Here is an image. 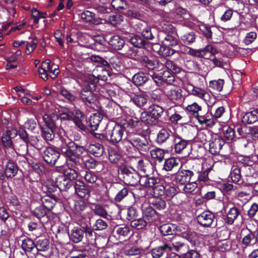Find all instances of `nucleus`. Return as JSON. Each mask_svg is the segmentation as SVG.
Returning <instances> with one entry per match:
<instances>
[{
    "instance_id": "obj_42",
    "label": "nucleus",
    "mask_w": 258,
    "mask_h": 258,
    "mask_svg": "<svg viewBox=\"0 0 258 258\" xmlns=\"http://www.w3.org/2000/svg\"><path fill=\"white\" fill-rule=\"evenodd\" d=\"M148 80V76L142 73L136 74L132 78L133 83L136 86H142Z\"/></svg>"
},
{
    "instance_id": "obj_14",
    "label": "nucleus",
    "mask_w": 258,
    "mask_h": 258,
    "mask_svg": "<svg viewBox=\"0 0 258 258\" xmlns=\"http://www.w3.org/2000/svg\"><path fill=\"white\" fill-rule=\"evenodd\" d=\"M124 124L123 125L120 124H115L113 129L109 132L107 136L109 137L110 141L113 143H117L121 141L122 136L125 130Z\"/></svg>"
},
{
    "instance_id": "obj_23",
    "label": "nucleus",
    "mask_w": 258,
    "mask_h": 258,
    "mask_svg": "<svg viewBox=\"0 0 258 258\" xmlns=\"http://www.w3.org/2000/svg\"><path fill=\"white\" fill-rule=\"evenodd\" d=\"M17 165L12 161L9 160L6 163L5 167V174L7 178H13L16 176L18 172Z\"/></svg>"
},
{
    "instance_id": "obj_43",
    "label": "nucleus",
    "mask_w": 258,
    "mask_h": 258,
    "mask_svg": "<svg viewBox=\"0 0 258 258\" xmlns=\"http://www.w3.org/2000/svg\"><path fill=\"white\" fill-rule=\"evenodd\" d=\"M140 120L148 125H156L158 123L148 111H145L141 113Z\"/></svg>"
},
{
    "instance_id": "obj_56",
    "label": "nucleus",
    "mask_w": 258,
    "mask_h": 258,
    "mask_svg": "<svg viewBox=\"0 0 258 258\" xmlns=\"http://www.w3.org/2000/svg\"><path fill=\"white\" fill-rule=\"evenodd\" d=\"M21 247L24 250L30 252L35 247V244L32 239L26 238L22 241Z\"/></svg>"
},
{
    "instance_id": "obj_58",
    "label": "nucleus",
    "mask_w": 258,
    "mask_h": 258,
    "mask_svg": "<svg viewBox=\"0 0 258 258\" xmlns=\"http://www.w3.org/2000/svg\"><path fill=\"white\" fill-rule=\"evenodd\" d=\"M120 154L113 149L108 150V159L112 163H117L120 159Z\"/></svg>"
},
{
    "instance_id": "obj_44",
    "label": "nucleus",
    "mask_w": 258,
    "mask_h": 258,
    "mask_svg": "<svg viewBox=\"0 0 258 258\" xmlns=\"http://www.w3.org/2000/svg\"><path fill=\"white\" fill-rule=\"evenodd\" d=\"M56 119V115L52 113L50 116L47 114H45L43 116V120L45 125L42 127H49L50 128H55V124L54 120Z\"/></svg>"
},
{
    "instance_id": "obj_13",
    "label": "nucleus",
    "mask_w": 258,
    "mask_h": 258,
    "mask_svg": "<svg viewBox=\"0 0 258 258\" xmlns=\"http://www.w3.org/2000/svg\"><path fill=\"white\" fill-rule=\"evenodd\" d=\"M42 157L47 163L53 165L59 158L60 153L53 148L47 147L43 152Z\"/></svg>"
},
{
    "instance_id": "obj_53",
    "label": "nucleus",
    "mask_w": 258,
    "mask_h": 258,
    "mask_svg": "<svg viewBox=\"0 0 258 258\" xmlns=\"http://www.w3.org/2000/svg\"><path fill=\"white\" fill-rule=\"evenodd\" d=\"M60 92L62 96L67 99L70 103L73 104H74L77 100L76 96L63 87L60 88Z\"/></svg>"
},
{
    "instance_id": "obj_38",
    "label": "nucleus",
    "mask_w": 258,
    "mask_h": 258,
    "mask_svg": "<svg viewBox=\"0 0 258 258\" xmlns=\"http://www.w3.org/2000/svg\"><path fill=\"white\" fill-rule=\"evenodd\" d=\"M163 111L164 109L162 107L156 104H153L150 106V110L148 112L158 122L159 119L161 116Z\"/></svg>"
},
{
    "instance_id": "obj_54",
    "label": "nucleus",
    "mask_w": 258,
    "mask_h": 258,
    "mask_svg": "<svg viewBox=\"0 0 258 258\" xmlns=\"http://www.w3.org/2000/svg\"><path fill=\"white\" fill-rule=\"evenodd\" d=\"M42 128V136L43 139L48 141H52L54 137V131L55 128H50L49 127Z\"/></svg>"
},
{
    "instance_id": "obj_12",
    "label": "nucleus",
    "mask_w": 258,
    "mask_h": 258,
    "mask_svg": "<svg viewBox=\"0 0 258 258\" xmlns=\"http://www.w3.org/2000/svg\"><path fill=\"white\" fill-rule=\"evenodd\" d=\"M195 175V173L189 170H182L179 171L175 175V180L177 184L178 190L181 188V187L187 182H189L191 178Z\"/></svg>"
},
{
    "instance_id": "obj_41",
    "label": "nucleus",
    "mask_w": 258,
    "mask_h": 258,
    "mask_svg": "<svg viewBox=\"0 0 258 258\" xmlns=\"http://www.w3.org/2000/svg\"><path fill=\"white\" fill-rule=\"evenodd\" d=\"M176 226L171 224H165L161 225L159 230L163 235H173L175 233Z\"/></svg>"
},
{
    "instance_id": "obj_64",
    "label": "nucleus",
    "mask_w": 258,
    "mask_h": 258,
    "mask_svg": "<svg viewBox=\"0 0 258 258\" xmlns=\"http://www.w3.org/2000/svg\"><path fill=\"white\" fill-rule=\"evenodd\" d=\"M224 83V80L222 79H219L217 81H212L210 82L209 86L215 91L220 92L222 90Z\"/></svg>"
},
{
    "instance_id": "obj_45",
    "label": "nucleus",
    "mask_w": 258,
    "mask_h": 258,
    "mask_svg": "<svg viewBox=\"0 0 258 258\" xmlns=\"http://www.w3.org/2000/svg\"><path fill=\"white\" fill-rule=\"evenodd\" d=\"M191 95L203 99L205 101H207L210 97L209 94L205 89L196 86L195 88Z\"/></svg>"
},
{
    "instance_id": "obj_61",
    "label": "nucleus",
    "mask_w": 258,
    "mask_h": 258,
    "mask_svg": "<svg viewBox=\"0 0 258 258\" xmlns=\"http://www.w3.org/2000/svg\"><path fill=\"white\" fill-rule=\"evenodd\" d=\"M160 47L158 51L160 55L163 56H168L173 55L175 53V50L170 48V46H160L159 44H156Z\"/></svg>"
},
{
    "instance_id": "obj_3",
    "label": "nucleus",
    "mask_w": 258,
    "mask_h": 258,
    "mask_svg": "<svg viewBox=\"0 0 258 258\" xmlns=\"http://www.w3.org/2000/svg\"><path fill=\"white\" fill-rule=\"evenodd\" d=\"M96 86L86 80L83 82L82 89L79 92L80 100L86 106H91L94 105L96 100L97 96L94 91L96 90Z\"/></svg>"
},
{
    "instance_id": "obj_10",
    "label": "nucleus",
    "mask_w": 258,
    "mask_h": 258,
    "mask_svg": "<svg viewBox=\"0 0 258 258\" xmlns=\"http://www.w3.org/2000/svg\"><path fill=\"white\" fill-rule=\"evenodd\" d=\"M215 215L209 211H204L199 215L197 218L198 222L204 227H215L216 223H214Z\"/></svg>"
},
{
    "instance_id": "obj_63",
    "label": "nucleus",
    "mask_w": 258,
    "mask_h": 258,
    "mask_svg": "<svg viewBox=\"0 0 258 258\" xmlns=\"http://www.w3.org/2000/svg\"><path fill=\"white\" fill-rule=\"evenodd\" d=\"M150 204L159 210H164L166 206L165 201L161 199H153Z\"/></svg>"
},
{
    "instance_id": "obj_25",
    "label": "nucleus",
    "mask_w": 258,
    "mask_h": 258,
    "mask_svg": "<svg viewBox=\"0 0 258 258\" xmlns=\"http://www.w3.org/2000/svg\"><path fill=\"white\" fill-rule=\"evenodd\" d=\"M258 120V109L246 112L242 116L241 121L245 124H251Z\"/></svg>"
},
{
    "instance_id": "obj_34",
    "label": "nucleus",
    "mask_w": 258,
    "mask_h": 258,
    "mask_svg": "<svg viewBox=\"0 0 258 258\" xmlns=\"http://www.w3.org/2000/svg\"><path fill=\"white\" fill-rule=\"evenodd\" d=\"M197 190H199V189L198 188V184L196 181H189L184 184V185H182L181 188L179 189L181 192L192 194L196 193Z\"/></svg>"
},
{
    "instance_id": "obj_26",
    "label": "nucleus",
    "mask_w": 258,
    "mask_h": 258,
    "mask_svg": "<svg viewBox=\"0 0 258 258\" xmlns=\"http://www.w3.org/2000/svg\"><path fill=\"white\" fill-rule=\"evenodd\" d=\"M179 38L181 41L186 45H190L196 41V36L194 32H179Z\"/></svg>"
},
{
    "instance_id": "obj_32",
    "label": "nucleus",
    "mask_w": 258,
    "mask_h": 258,
    "mask_svg": "<svg viewBox=\"0 0 258 258\" xmlns=\"http://www.w3.org/2000/svg\"><path fill=\"white\" fill-rule=\"evenodd\" d=\"M88 150L91 154L97 157H101L104 153L103 146L99 143L90 145Z\"/></svg>"
},
{
    "instance_id": "obj_30",
    "label": "nucleus",
    "mask_w": 258,
    "mask_h": 258,
    "mask_svg": "<svg viewBox=\"0 0 258 258\" xmlns=\"http://www.w3.org/2000/svg\"><path fill=\"white\" fill-rule=\"evenodd\" d=\"M81 17L86 22L95 25H98L100 23V21L96 19L95 15L89 11H86L82 13Z\"/></svg>"
},
{
    "instance_id": "obj_6",
    "label": "nucleus",
    "mask_w": 258,
    "mask_h": 258,
    "mask_svg": "<svg viewBox=\"0 0 258 258\" xmlns=\"http://www.w3.org/2000/svg\"><path fill=\"white\" fill-rule=\"evenodd\" d=\"M125 142L130 143L143 155L146 154L150 149L151 146L149 142L142 136L131 135L128 136Z\"/></svg>"
},
{
    "instance_id": "obj_11",
    "label": "nucleus",
    "mask_w": 258,
    "mask_h": 258,
    "mask_svg": "<svg viewBox=\"0 0 258 258\" xmlns=\"http://www.w3.org/2000/svg\"><path fill=\"white\" fill-rule=\"evenodd\" d=\"M208 142L209 152L213 155L218 154L225 144L224 140L217 135L212 136Z\"/></svg>"
},
{
    "instance_id": "obj_47",
    "label": "nucleus",
    "mask_w": 258,
    "mask_h": 258,
    "mask_svg": "<svg viewBox=\"0 0 258 258\" xmlns=\"http://www.w3.org/2000/svg\"><path fill=\"white\" fill-rule=\"evenodd\" d=\"M240 213L236 207L231 208L227 214V220L226 222L228 224H232L236 218L238 216Z\"/></svg>"
},
{
    "instance_id": "obj_49",
    "label": "nucleus",
    "mask_w": 258,
    "mask_h": 258,
    "mask_svg": "<svg viewBox=\"0 0 258 258\" xmlns=\"http://www.w3.org/2000/svg\"><path fill=\"white\" fill-rule=\"evenodd\" d=\"M230 177L234 183L238 182L241 179L240 169L237 165H233L231 168Z\"/></svg>"
},
{
    "instance_id": "obj_15",
    "label": "nucleus",
    "mask_w": 258,
    "mask_h": 258,
    "mask_svg": "<svg viewBox=\"0 0 258 258\" xmlns=\"http://www.w3.org/2000/svg\"><path fill=\"white\" fill-rule=\"evenodd\" d=\"M172 136L175 152L176 153L180 154L187 147L188 144V141L182 139L177 134H173Z\"/></svg>"
},
{
    "instance_id": "obj_50",
    "label": "nucleus",
    "mask_w": 258,
    "mask_h": 258,
    "mask_svg": "<svg viewBox=\"0 0 258 258\" xmlns=\"http://www.w3.org/2000/svg\"><path fill=\"white\" fill-rule=\"evenodd\" d=\"M150 155L152 158L160 162L164 158V151L160 148H156L150 151Z\"/></svg>"
},
{
    "instance_id": "obj_27",
    "label": "nucleus",
    "mask_w": 258,
    "mask_h": 258,
    "mask_svg": "<svg viewBox=\"0 0 258 258\" xmlns=\"http://www.w3.org/2000/svg\"><path fill=\"white\" fill-rule=\"evenodd\" d=\"M57 198L53 195H46L41 198L42 206L48 210H51L55 205Z\"/></svg>"
},
{
    "instance_id": "obj_16",
    "label": "nucleus",
    "mask_w": 258,
    "mask_h": 258,
    "mask_svg": "<svg viewBox=\"0 0 258 258\" xmlns=\"http://www.w3.org/2000/svg\"><path fill=\"white\" fill-rule=\"evenodd\" d=\"M73 118L72 120L76 125L80 129L85 131L86 130V125L87 120L85 119L84 114L80 110H74L73 111Z\"/></svg>"
},
{
    "instance_id": "obj_36",
    "label": "nucleus",
    "mask_w": 258,
    "mask_h": 258,
    "mask_svg": "<svg viewBox=\"0 0 258 258\" xmlns=\"http://www.w3.org/2000/svg\"><path fill=\"white\" fill-rule=\"evenodd\" d=\"M84 231L79 227H74L72 230L70 238L75 243L82 241L83 238Z\"/></svg>"
},
{
    "instance_id": "obj_24",
    "label": "nucleus",
    "mask_w": 258,
    "mask_h": 258,
    "mask_svg": "<svg viewBox=\"0 0 258 258\" xmlns=\"http://www.w3.org/2000/svg\"><path fill=\"white\" fill-rule=\"evenodd\" d=\"M142 213L144 217L149 221H153L157 218V213L151 205H144L142 208Z\"/></svg>"
},
{
    "instance_id": "obj_17",
    "label": "nucleus",
    "mask_w": 258,
    "mask_h": 258,
    "mask_svg": "<svg viewBox=\"0 0 258 258\" xmlns=\"http://www.w3.org/2000/svg\"><path fill=\"white\" fill-rule=\"evenodd\" d=\"M121 37L119 36L118 35H114L109 40V44L112 46L113 48L115 50H121L124 46V48L123 50L122 54H123L124 50L127 47H129L127 45H125V41H126L121 36Z\"/></svg>"
},
{
    "instance_id": "obj_5",
    "label": "nucleus",
    "mask_w": 258,
    "mask_h": 258,
    "mask_svg": "<svg viewBox=\"0 0 258 258\" xmlns=\"http://www.w3.org/2000/svg\"><path fill=\"white\" fill-rule=\"evenodd\" d=\"M118 172L126 184L135 186L140 183L141 176L135 170L130 169L126 165H120L119 166Z\"/></svg>"
},
{
    "instance_id": "obj_51",
    "label": "nucleus",
    "mask_w": 258,
    "mask_h": 258,
    "mask_svg": "<svg viewBox=\"0 0 258 258\" xmlns=\"http://www.w3.org/2000/svg\"><path fill=\"white\" fill-rule=\"evenodd\" d=\"M186 109V110L194 117L198 116V114L202 111V107L196 102L187 105Z\"/></svg>"
},
{
    "instance_id": "obj_22",
    "label": "nucleus",
    "mask_w": 258,
    "mask_h": 258,
    "mask_svg": "<svg viewBox=\"0 0 258 258\" xmlns=\"http://www.w3.org/2000/svg\"><path fill=\"white\" fill-rule=\"evenodd\" d=\"M102 118V116L100 113H94L89 117V120L86 121V124L90 127L91 130L95 131L98 127Z\"/></svg>"
},
{
    "instance_id": "obj_18",
    "label": "nucleus",
    "mask_w": 258,
    "mask_h": 258,
    "mask_svg": "<svg viewBox=\"0 0 258 258\" xmlns=\"http://www.w3.org/2000/svg\"><path fill=\"white\" fill-rule=\"evenodd\" d=\"M51 64L52 62L49 59H46L42 62L38 72L40 77L43 80H47L48 75H51Z\"/></svg>"
},
{
    "instance_id": "obj_7",
    "label": "nucleus",
    "mask_w": 258,
    "mask_h": 258,
    "mask_svg": "<svg viewBox=\"0 0 258 258\" xmlns=\"http://www.w3.org/2000/svg\"><path fill=\"white\" fill-rule=\"evenodd\" d=\"M111 73L102 66H97L92 71V74L88 76L86 80L96 86L99 81H106L110 76Z\"/></svg>"
},
{
    "instance_id": "obj_57",
    "label": "nucleus",
    "mask_w": 258,
    "mask_h": 258,
    "mask_svg": "<svg viewBox=\"0 0 258 258\" xmlns=\"http://www.w3.org/2000/svg\"><path fill=\"white\" fill-rule=\"evenodd\" d=\"M62 176H66L67 178L70 179L71 181L75 180L78 176V174L77 171L71 168H68L63 170Z\"/></svg>"
},
{
    "instance_id": "obj_1",
    "label": "nucleus",
    "mask_w": 258,
    "mask_h": 258,
    "mask_svg": "<svg viewBox=\"0 0 258 258\" xmlns=\"http://www.w3.org/2000/svg\"><path fill=\"white\" fill-rule=\"evenodd\" d=\"M26 143L29 142L28 135L26 131L22 128H20L18 132L12 126H8L3 133L1 137L2 145L4 148L7 158H10L8 154L13 155L16 151L12 139L18 135Z\"/></svg>"
},
{
    "instance_id": "obj_8",
    "label": "nucleus",
    "mask_w": 258,
    "mask_h": 258,
    "mask_svg": "<svg viewBox=\"0 0 258 258\" xmlns=\"http://www.w3.org/2000/svg\"><path fill=\"white\" fill-rule=\"evenodd\" d=\"M121 36L126 41L130 42L135 47L145 49L149 46V42L145 40L142 35L123 31L121 33Z\"/></svg>"
},
{
    "instance_id": "obj_59",
    "label": "nucleus",
    "mask_w": 258,
    "mask_h": 258,
    "mask_svg": "<svg viewBox=\"0 0 258 258\" xmlns=\"http://www.w3.org/2000/svg\"><path fill=\"white\" fill-rule=\"evenodd\" d=\"M162 85L165 83L172 84L174 82V77L169 71H164L161 73Z\"/></svg>"
},
{
    "instance_id": "obj_52",
    "label": "nucleus",
    "mask_w": 258,
    "mask_h": 258,
    "mask_svg": "<svg viewBox=\"0 0 258 258\" xmlns=\"http://www.w3.org/2000/svg\"><path fill=\"white\" fill-rule=\"evenodd\" d=\"M35 247L38 251H46L49 247V240L45 238L42 239H39L35 244Z\"/></svg>"
},
{
    "instance_id": "obj_40",
    "label": "nucleus",
    "mask_w": 258,
    "mask_h": 258,
    "mask_svg": "<svg viewBox=\"0 0 258 258\" xmlns=\"http://www.w3.org/2000/svg\"><path fill=\"white\" fill-rule=\"evenodd\" d=\"M166 244L170 246L171 247V249L170 250V252L172 251L173 250H175V251L179 252H183L186 249H188V246L185 244L184 243L179 242V241H174L172 242H166Z\"/></svg>"
},
{
    "instance_id": "obj_9",
    "label": "nucleus",
    "mask_w": 258,
    "mask_h": 258,
    "mask_svg": "<svg viewBox=\"0 0 258 258\" xmlns=\"http://www.w3.org/2000/svg\"><path fill=\"white\" fill-rule=\"evenodd\" d=\"M166 95L168 99L176 105L180 104L183 99L182 90L175 86L169 88L166 93Z\"/></svg>"
},
{
    "instance_id": "obj_19",
    "label": "nucleus",
    "mask_w": 258,
    "mask_h": 258,
    "mask_svg": "<svg viewBox=\"0 0 258 258\" xmlns=\"http://www.w3.org/2000/svg\"><path fill=\"white\" fill-rule=\"evenodd\" d=\"M74 188L75 192L81 198H85L90 194L88 187L80 180H77L75 181Z\"/></svg>"
},
{
    "instance_id": "obj_28",
    "label": "nucleus",
    "mask_w": 258,
    "mask_h": 258,
    "mask_svg": "<svg viewBox=\"0 0 258 258\" xmlns=\"http://www.w3.org/2000/svg\"><path fill=\"white\" fill-rule=\"evenodd\" d=\"M56 183L60 190L67 191L73 185V181L62 175L57 178Z\"/></svg>"
},
{
    "instance_id": "obj_37",
    "label": "nucleus",
    "mask_w": 258,
    "mask_h": 258,
    "mask_svg": "<svg viewBox=\"0 0 258 258\" xmlns=\"http://www.w3.org/2000/svg\"><path fill=\"white\" fill-rule=\"evenodd\" d=\"M171 132L165 128H162L157 134L156 139L157 142L159 144H162L165 142L170 137L172 138L173 134L170 135Z\"/></svg>"
},
{
    "instance_id": "obj_48",
    "label": "nucleus",
    "mask_w": 258,
    "mask_h": 258,
    "mask_svg": "<svg viewBox=\"0 0 258 258\" xmlns=\"http://www.w3.org/2000/svg\"><path fill=\"white\" fill-rule=\"evenodd\" d=\"M179 161L174 158H168L164 162L163 169L166 171H171L174 168L177 167Z\"/></svg>"
},
{
    "instance_id": "obj_29",
    "label": "nucleus",
    "mask_w": 258,
    "mask_h": 258,
    "mask_svg": "<svg viewBox=\"0 0 258 258\" xmlns=\"http://www.w3.org/2000/svg\"><path fill=\"white\" fill-rule=\"evenodd\" d=\"M91 209L95 215L108 219V214L104 206L99 204H94L91 205Z\"/></svg>"
},
{
    "instance_id": "obj_46",
    "label": "nucleus",
    "mask_w": 258,
    "mask_h": 258,
    "mask_svg": "<svg viewBox=\"0 0 258 258\" xmlns=\"http://www.w3.org/2000/svg\"><path fill=\"white\" fill-rule=\"evenodd\" d=\"M147 222L143 218H135L130 222L132 228L137 230L143 229L147 225Z\"/></svg>"
},
{
    "instance_id": "obj_21",
    "label": "nucleus",
    "mask_w": 258,
    "mask_h": 258,
    "mask_svg": "<svg viewBox=\"0 0 258 258\" xmlns=\"http://www.w3.org/2000/svg\"><path fill=\"white\" fill-rule=\"evenodd\" d=\"M158 180H159L157 178L149 174H146L141 176L140 184L147 188H153L155 185L158 184Z\"/></svg>"
},
{
    "instance_id": "obj_2",
    "label": "nucleus",
    "mask_w": 258,
    "mask_h": 258,
    "mask_svg": "<svg viewBox=\"0 0 258 258\" xmlns=\"http://www.w3.org/2000/svg\"><path fill=\"white\" fill-rule=\"evenodd\" d=\"M67 147L60 148L62 155L65 158L66 163L71 166L79 163L80 157L85 152L83 147L76 144L73 141L66 142Z\"/></svg>"
},
{
    "instance_id": "obj_35",
    "label": "nucleus",
    "mask_w": 258,
    "mask_h": 258,
    "mask_svg": "<svg viewBox=\"0 0 258 258\" xmlns=\"http://www.w3.org/2000/svg\"><path fill=\"white\" fill-rule=\"evenodd\" d=\"M83 177L88 183L99 185L101 182V180L98 177L97 174L93 171L86 172Z\"/></svg>"
},
{
    "instance_id": "obj_33",
    "label": "nucleus",
    "mask_w": 258,
    "mask_h": 258,
    "mask_svg": "<svg viewBox=\"0 0 258 258\" xmlns=\"http://www.w3.org/2000/svg\"><path fill=\"white\" fill-rule=\"evenodd\" d=\"M178 44V40L175 33L167 34L162 40V44L166 46H173Z\"/></svg>"
},
{
    "instance_id": "obj_55",
    "label": "nucleus",
    "mask_w": 258,
    "mask_h": 258,
    "mask_svg": "<svg viewBox=\"0 0 258 258\" xmlns=\"http://www.w3.org/2000/svg\"><path fill=\"white\" fill-rule=\"evenodd\" d=\"M155 31V28L147 26L142 30V36L145 39L153 40L154 38Z\"/></svg>"
},
{
    "instance_id": "obj_20",
    "label": "nucleus",
    "mask_w": 258,
    "mask_h": 258,
    "mask_svg": "<svg viewBox=\"0 0 258 258\" xmlns=\"http://www.w3.org/2000/svg\"><path fill=\"white\" fill-rule=\"evenodd\" d=\"M170 249L171 247L165 243L162 245L152 249L149 253L152 258H160L164 253L169 252Z\"/></svg>"
},
{
    "instance_id": "obj_62",
    "label": "nucleus",
    "mask_w": 258,
    "mask_h": 258,
    "mask_svg": "<svg viewBox=\"0 0 258 258\" xmlns=\"http://www.w3.org/2000/svg\"><path fill=\"white\" fill-rule=\"evenodd\" d=\"M131 229L128 226H122L116 227V233L119 237H127L129 236Z\"/></svg>"
},
{
    "instance_id": "obj_39",
    "label": "nucleus",
    "mask_w": 258,
    "mask_h": 258,
    "mask_svg": "<svg viewBox=\"0 0 258 258\" xmlns=\"http://www.w3.org/2000/svg\"><path fill=\"white\" fill-rule=\"evenodd\" d=\"M212 171L211 167L207 168L205 170L197 172L198 181L200 182L209 183L211 180L210 178V173Z\"/></svg>"
},
{
    "instance_id": "obj_60",
    "label": "nucleus",
    "mask_w": 258,
    "mask_h": 258,
    "mask_svg": "<svg viewBox=\"0 0 258 258\" xmlns=\"http://www.w3.org/2000/svg\"><path fill=\"white\" fill-rule=\"evenodd\" d=\"M108 227L107 223L102 219H98L93 225V229L96 231L106 229Z\"/></svg>"
},
{
    "instance_id": "obj_4",
    "label": "nucleus",
    "mask_w": 258,
    "mask_h": 258,
    "mask_svg": "<svg viewBox=\"0 0 258 258\" xmlns=\"http://www.w3.org/2000/svg\"><path fill=\"white\" fill-rule=\"evenodd\" d=\"M124 56L134 60L140 61L149 70H153L157 67L158 61L154 59H150L146 55L140 56L138 50L133 47H127L124 50Z\"/></svg>"
},
{
    "instance_id": "obj_31",
    "label": "nucleus",
    "mask_w": 258,
    "mask_h": 258,
    "mask_svg": "<svg viewBox=\"0 0 258 258\" xmlns=\"http://www.w3.org/2000/svg\"><path fill=\"white\" fill-rule=\"evenodd\" d=\"M73 115V111L67 108H63L56 114V119H60L61 121L72 120Z\"/></svg>"
}]
</instances>
